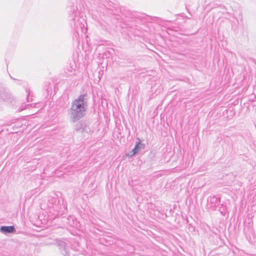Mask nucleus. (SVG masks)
<instances>
[{
  "label": "nucleus",
  "instance_id": "7ed1b4c3",
  "mask_svg": "<svg viewBox=\"0 0 256 256\" xmlns=\"http://www.w3.org/2000/svg\"><path fill=\"white\" fill-rule=\"evenodd\" d=\"M140 144V142L138 143L136 146L132 150V151L130 152V154H127V156H134L138 152V150H139V145Z\"/></svg>",
  "mask_w": 256,
  "mask_h": 256
},
{
  "label": "nucleus",
  "instance_id": "f257e3e1",
  "mask_svg": "<svg viewBox=\"0 0 256 256\" xmlns=\"http://www.w3.org/2000/svg\"><path fill=\"white\" fill-rule=\"evenodd\" d=\"M85 110L84 96H80L72 102L70 108V114L74 120L78 119L84 116V112Z\"/></svg>",
  "mask_w": 256,
  "mask_h": 256
},
{
  "label": "nucleus",
  "instance_id": "f03ea898",
  "mask_svg": "<svg viewBox=\"0 0 256 256\" xmlns=\"http://www.w3.org/2000/svg\"><path fill=\"white\" fill-rule=\"evenodd\" d=\"M0 230L4 232H12L15 230L14 226H3L0 228Z\"/></svg>",
  "mask_w": 256,
  "mask_h": 256
}]
</instances>
